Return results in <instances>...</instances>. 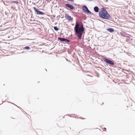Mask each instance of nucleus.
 I'll use <instances>...</instances> for the list:
<instances>
[{
    "instance_id": "obj_2",
    "label": "nucleus",
    "mask_w": 135,
    "mask_h": 135,
    "mask_svg": "<svg viewBox=\"0 0 135 135\" xmlns=\"http://www.w3.org/2000/svg\"><path fill=\"white\" fill-rule=\"evenodd\" d=\"M99 16L100 18L103 19L109 20H111L110 15L105 8H102L101 10L99 12Z\"/></svg>"
},
{
    "instance_id": "obj_14",
    "label": "nucleus",
    "mask_w": 135,
    "mask_h": 135,
    "mask_svg": "<svg viewBox=\"0 0 135 135\" xmlns=\"http://www.w3.org/2000/svg\"><path fill=\"white\" fill-rule=\"evenodd\" d=\"M8 102L9 103H11L12 104H13V105H16V106H17V107H18L19 108H20L19 107H18V106H17V105H15V104L14 103H12V102Z\"/></svg>"
},
{
    "instance_id": "obj_18",
    "label": "nucleus",
    "mask_w": 135,
    "mask_h": 135,
    "mask_svg": "<svg viewBox=\"0 0 135 135\" xmlns=\"http://www.w3.org/2000/svg\"><path fill=\"white\" fill-rule=\"evenodd\" d=\"M46 1H48V0H46Z\"/></svg>"
},
{
    "instance_id": "obj_4",
    "label": "nucleus",
    "mask_w": 135,
    "mask_h": 135,
    "mask_svg": "<svg viewBox=\"0 0 135 135\" xmlns=\"http://www.w3.org/2000/svg\"><path fill=\"white\" fill-rule=\"evenodd\" d=\"M33 8L37 15H43L45 14L43 12L39 11L35 7H33Z\"/></svg>"
},
{
    "instance_id": "obj_8",
    "label": "nucleus",
    "mask_w": 135,
    "mask_h": 135,
    "mask_svg": "<svg viewBox=\"0 0 135 135\" xmlns=\"http://www.w3.org/2000/svg\"><path fill=\"white\" fill-rule=\"evenodd\" d=\"M67 19L69 21H71L73 20V18L68 14L65 15Z\"/></svg>"
},
{
    "instance_id": "obj_11",
    "label": "nucleus",
    "mask_w": 135,
    "mask_h": 135,
    "mask_svg": "<svg viewBox=\"0 0 135 135\" xmlns=\"http://www.w3.org/2000/svg\"><path fill=\"white\" fill-rule=\"evenodd\" d=\"M54 30L55 31H57L59 30V29L57 26H54Z\"/></svg>"
},
{
    "instance_id": "obj_13",
    "label": "nucleus",
    "mask_w": 135,
    "mask_h": 135,
    "mask_svg": "<svg viewBox=\"0 0 135 135\" xmlns=\"http://www.w3.org/2000/svg\"><path fill=\"white\" fill-rule=\"evenodd\" d=\"M12 3H15L16 4H18V2L17 1H12Z\"/></svg>"
},
{
    "instance_id": "obj_17",
    "label": "nucleus",
    "mask_w": 135,
    "mask_h": 135,
    "mask_svg": "<svg viewBox=\"0 0 135 135\" xmlns=\"http://www.w3.org/2000/svg\"><path fill=\"white\" fill-rule=\"evenodd\" d=\"M5 13V14H6V15H7V14L6 13Z\"/></svg>"
},
{
    "instance_id": "obj_5",
    "label": "nucleus",
    "mask_w": 135,
    "mask_h": 135,
    "mask_svg": "<svg viewBox=\"0 0 135 135\" xmlns=\"http://www.w3.org/2000/svg\"><path fill=\"white\" fill-rule=\"evenodd\" d=\"M82 9L84 11L89 14H91V12L88 9L87 7L85 5H84L82 7Z\"/></svg>"
},
{
    "instance_id": "obj_19",
    "label": "nucleus",
    "mask_w": 135,
    "mask_h": 135,
    "mask_svg": "<svg viewBox=\"0 0 135 135\" xmlns=\"http://www.w3.org/2000/svg\"><path fill=\"white\" fill-rule=\"evenodd\" d=\"M106 1H107V0H106Z\"/></svg>"
},
{
    "instance_id": "obj_16",
    "label": "nucleus",
    "mask_w": 135,
    "mask_h": 135,
    "mask_svg": "<svg viewBox=\"0 0 135 135\" xmlns=\"http://www.w3.org/2000/svg\"><path fill=\"white\" fill-rule=\"evenodd\" d=\"M104 129H105V130H106V128H104Z\"/></svg>"
},
{
    "instance_id": "obj_9",
    "label": "nucleus",
    "mask_w": 135,
    "mask_h": 135,
    "mask_svg": "<svg viewBox=\"0 0 135 135\" xmlns=\"http://www.w3.org/2000/svg\"><path fill=\"white\" fill-rule=\"evenodd\" d=\"M107 30L110 33H112L113 32L114 30L113 29L111 28H109L107 29Z\"/></svg>"
},
{
    "instance_id": "obj_10",
    "label": "nucleus",
    "mask_w": 135,
    "mask_h": 135,
    "mask_svg": "<svg viewBox=\"0 0 135 135\" xmlns=\"http://www.w3.org/2000/svg\"><path fill=\"white\" fill-rule=\"evenodd\" d=\"M94 10L95 12H98L99 11V8L98 7L95 6L94 7Z\"/></svg>"
},
{
    "instance_id": "obj_15",
    "label": "nucleus",
    "mask_w": 135,
    "mask_h": 135,
    "mask_svg": "<svg viewBox=\"0 0 135 135\" xmlns=\"http://www.w3.org/2000/svg\"><path fill=\"white\" fill-rule=\"evenodd\" d=\"M72 115H69V116H70V117H72V116H71Z\"/></svg>"
},
{
    "instance_id": "obj_6",
    "label": "nucleus",
    "mask_w": 135,
    "mask_h": 135,
    "mask_svg": "<svg viewBox=\"0 0 135 135\" xmlns=\"http://www.w3.org/2000/svg\"><path fill=\"white\" fill-rule=\"evenodd\" d=\"M58 39L59 40L62 42H70V40L64 38L59 37H58Z\"/></svg>"
},
{
    "instance_id": "obj_1",
    "label": "nucleus",
    "mask_w": 135,
    "mask_h": 135,
    "mask_svg": "<svg viewBox=\"0 0 135 135\" xmlns=\"http://www.w3.org/2000/svg\"><path fill=\"white\" fill-rule=\"evenodd\" d=\"M79 24L76 21L74 30L76 34L77 35V36L79 39L81 40L84 32V28L83 24L81 25L80 27H79Z\"/></svg>"
},
{
    "instance_id": "obj_12",
    "label": "nucleus",
    "mask_w": 135,
    "mask_h": 135,
    "mask_svg": "<svg viewBox=\"0 0 135 135\" xmlns=\"http://www.w3.org/2000/svg\"><path fill=\"white\" fill-rule=\"evenodd\" d=\"M25 49L26 50H28L30 49V48L28 46H26L24 47Z\"/></svg>"
},
{
    "instance_id": "obj_3",
    "label": "nucleus",
    "mask_w": 135,
    "mask_h": 135,
    "mask_svg": "<svg viewBox=\"0 0 135 135\" xmlns=\"http://www.w3.org/2000/svg\"><path fill=\"white\" fill-rule=\"evenodd\" d=\"M102 59L106 63L108 64L109 65H113L114 64V62L112 61L107 58L105 57H103Z\"/></svg>"
},
{
    "instance_id": "obj_7",
    "label": "nucleus",
    "mask_w": 135,
    "mask_h": 135,
    "mask_svg": "<svg viewBox=\"0 0 135 135\" xmlns=\"http://www.w3.org/2000/svg\"><path fill=\"white\" fill-rule=\"evenodd\" d=\"M65 5L66 7L70 8L71 9L73 10L75 9L74 7L69 3L66 4Z\"/></svg>"
}]
</instances>
